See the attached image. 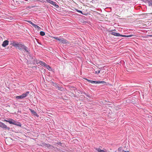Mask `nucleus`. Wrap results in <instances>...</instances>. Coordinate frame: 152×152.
<instances>
[{
    "label": "nucleus",
    "instance_id": "f257e3e1",
    "mask_svg": "<svg viewBox=\"0 0 152 152\" xmlns=\"http://www.w3.org/2000/svg\"><path fill=\"white\" fill-rule=\"evenodd\" d=\"M12 45L15 47L16 48L19 50H23L24 51L28 53H29L28 48L25 46L24 45L16 42H13L11 43Z\"/></svg>",
    "mask_w": 152,
    "mask_h": 152
},
{
    "label": "nucleus",
    "instance_id": "f03ea898",
    "mask_svg": "<svg viewBox=\"0 0 152 152\" xmlns=\"http://www.w3.org/2000/svg\"><path fill=\"white\" fill-rule=\"evenodd\" d=\"M4 121L9 122L10 124H14L20 127L21 126V124L20 123L11 118H9L7 120H5Z\"/></svg>",
    "mask_w": 152,
    "mask_h": 152
},
{
    "label": "nucleus",
    "instance_id": "7ed1b4c3",
    "mask_svg": "<svg viewBox=\"0 0 152 152\" xmlns=\"http://www.w3.org/2000/svg\"><path fill=\"white\" fill-rule=\"evenodd\" d=\"M111 34L113 35L116 36H121L122 37H132L133 36H134V35H122L121 34L119 33H117L115 32H112L111 33Z\"/></svg>",
    "mask_w": 152,
    "mask_h": 152
},
{
    "label": "nucleus",
    "instance_id": "20e7f679",
    "mask_svg": "<svg viewBox=\"0 0 152 152\" xmlns=\"http://www.w3.org/2000/svg\"><path fill=\"white\" fill-rule=\"evenodd\" d=\"M0 127L3 129L9 130L10 128L8 127L4 123L0 121Z\"/></svg>",
    "mask_w": 152,
    "mask_h": 152
},
{
    "label": "nucleus",
    "instance_id": "39448f33",
    "mask_svg": "<svg viewBox=\"0 0 152 152\" xmlns=\"http://www.w3.org/2000/svg\"><path fill=\"white\" fill-rule=\"evenodd\" d=\"M46 1L52 4L53 5L55 6L56 8H58V6L56 4V2H54L51 0H46Z\"/></svg>",
    "mask_w": 152,
    "mask_h": 152
},
{
    "label": "nucleus",
    "instance_id": "423d86ee",
    "mask_svg": "<svg viewBox=\"0 0 152 152\" xmlns=\"http://www.w3.org/2000/svg\"><path fill=\"white\" fill-rule=\"evenodd\" d=\"M27 22L31 24L32 25V26H34L35 28H37L38 29H41L40 27H39L37 25L34 24V23H33L31 21H28Z\"/></svg>",
    "mask_w": 152,
    "mask_h": 152
},
{
    "label": "nucleus",
    "instance_id": "0eeeda50",
    "mask_svg": "<svg viewBox=\"0 0 152 152\" xmlns=\"http://www.w3.org/2000/svg\"><path fill=\"white\" fill-rule=\"evenodd\" d=\"M60 41L63 44L67 45L69 44V42L64 38L61 39Z\"/></svg>",
    "mask_w": 152,
    "mask_h": 152
},
{
    "label": "nucleus",
    "instance_id": "6e6552de",
    "mask_svg": "<svg viewBox=\"0 0 152 152\" xmlns=\"http://www.w3.org/2000/svg\"><path fill=\"white\" fill-rule=\"evenodd\" d=\"M9 41L7 40H5L3 42L2 45L3 47H5L8 45Z\"/></svg>",
    "mask_w": 152,
    "mask_h": 152
},
{
    "label": "nucleus",
    "instance_id": "1a4fd4ad",
    "mask_svg": "<svg viewBox=\"0 0 152 152\" xmlns=\"http://www.w3.org/2000/svg\"><path fill=\"white\" fill-rule=\"evenodd\" d=\"M95 149L97 151L96 152H107V150H101L99 148H95Z\"/></svg>",
    "mask_w": 152,
    "mask_h": 152
},
{
    "label": "nucleus",
    "instance_id": "9d476101",
    "mask_svg": "<svg viewBox=\"0 0 152 152\" xmlns=\"http://www.w3.org/2000/svg\"><path fill=\"white\" fill-rule=\"evenodd\" d=\"M29 110L31 113L34 115L37 116V117L39 116V115H37V113L34 110L31 109H29Z\"/></svg>",
    "mask_w": 152,
    "mask_h": 152
},
{
    "label": "nucleus",
    "instance_id": "9b49d317",
    "mask_svg": "<svg viewBox=\"0 0 152 152\" xmlns=\"http://www.w3.org/2000/svg\"><path fill=\"white\" fill-rule=\"evenodd\" d=\"M29 91H26L25 93L23 94L21 96H23V99L26 97L29 94Z\"/></svg>",
    "mask_w": 152,
    "mask_h": 152
},
{
    "label": "nucleus",
    "instance_id": "f8f14e48",
    "mask_svg": "<svg viewBox=\"0 0 152 152\" xmlns=\"http://www.w3.org/2000/svg\"><path fill=\"white\" fill-rule=\"evenodd\" d=\"M39 63L40 64L42 65L43 66H45V67H46V66L47 65V64H46L45 63L41 61H39Z\"/></svg>",
    "mask_w": 152,
    "mask_h": 152
},
{
    "label": "nucleus",
    "instance_id": "ddd939ff",
    "mask_svg": "<svg viewBox=\"0 0 152 152\" xmlns=\"http://www.w3.org/2000/svg\"><path fill=\"white\" fill-rule=\"evenodd\" d=\"M54 85L55 87L58 90H60L61 89V87L59 86L58 84L55 83Z\"/></svg>",
    "mask_w": 152,
    "mask_h": 152
},
{
    "label": "nucleus",
    "instance_id": "4468645a",
    "mask_svg": "<svg viewBox=\"0 0 152 152\" xmlns=\"http://www.w3.org/2000/svg\"><path fill=\"white\" fill-rule=\"evenodd\" d=\"M16 98L17 99H23V96L21 95L16 96Z\"/></svg>",
    "mask_w": 152,
    "mask_h": 152
},
{
    "label": "nucleus",
    "instance_id": "2eb2a0df",
    "mask_svg": "<svg viewBox=\"0 0 152 152\" xmlns=\"http://www.w3.org/2000/svg\"><path fill=\"white\" fill-rule=\"evenodd\" d=\"M148 5L150 6H151L152 8V0L148 1Z\"/></svg>",
    "mask_w": 152,
    "mask_h": 152
},
{
    "label": "nucleus",
    "instance_id": "dca6fc26",
    "mask_svg": "<svg viewBox=\"0 0 152 152\" xmlns=\"http://www.w3.org/2000/svg\"><path fill=\"white\" fill-rule=\"evenodd\" d=\"M75 10L77 12H79L80 13H81V14H83V15H85V14H84V13H83L81 11V10H78L77 9H75Z\"/></svg>",
    "mask_w": 152,
    "mask_h": 152
},
{
    "label": "nucleus",
    "instance_id": "f3484780",
    "mask_svg": "<svg viewBox=\"0 0 152 152\" xmlns=\"http://www.w3.org/2000/svg\"><path fill=\"white\" fill-rule=\"evenodd\" d=\"M40 34L42 36H43L45 35V33L44 31H41L40 32Z\"/></svg>",
    "mask_w": 152,
    "mask_h": 152
},
{
    "label": "nucleus",
    "instance_id": "a211bd4d",
    "mask_svg": "<svg viewBox=\"0 0 152 152\" xmlns=\"http://www.w3.org/2000/svg\"><path fill=\"white\" fill-rule=\"evenodd\" d=\"M53 38L56 39L57 40H58L59 41H61V39H60L59 38V37H53Z\"/></svg>",
    "mask_w": 152,
    "mask_h": 152
},
{
    "label": "nucleus",
    "instance_id": "6ab92c4d",
    "mask_svg": "<svg viewBox=\"0 0 152 152\" xmlns=\"http://www.w3.org/2000/svg\"><path fill=\"white\" fill-rule=\"evenodd\" d=\"M98 84L99 83H102L104 84L106 82L104 81H98Z\"/></svg>",
    "mask_w": 152,
    "mask_h": 152
},
{
    "label": "nucleus",
    "instance_id": "aec40b11",
    "mask_svg": "<svg viewBox=\"0 0 152 152\" xmlns=\"http://www.w3.org/2000/svg\"><path fill=\"white\" fill-rule=\"evenodd\" d=\"M46 67L47 68V69L48 70H50V69H51V67L48 65H47Z\"/></svg>",
    "mask_w": 152,
    "mask_h": 152
},
{
    "label": "nucleus",
    "instance_id": "412c9836",
    "mask_svg": "<svg viewBox=\"0 0 152 152\" xmlns=\"http://www.w3.org/2000/svg\"><path fill=\"white\" fill-rule=\"evenodd\" d=\"M98 84V81H92V83Z\"/></svg>",
    "mask_w": 152,
    "mask_h": 152
},
{
    "label": "nucleus",
    "instance_id": "4be33fe9",
    "mask_svg": "<svg viewBox=\"0 0 152 152\" xmlns=\"http://www.w3.org/2000/svg\"><path fill=\"white\" fill-rule=\"evenodd\" d=\"M83 94L86 95V96H87V97H90V96L89 95H88V94H87L86 93H85V92H84Z\"/></svg>",
    "mask_w": 152,
    "mask_h": 152
},
{
    "label": "nucleus",
    "instance_id": "5701e85b",
    "mask_svg": "<svg viewBox=\"0 0 152 152\" xmlns=\"http://www.w3.org/2000/svg\"><path fill=\"white\" fill-rule=\"evenodd\" d=\"M100 71L99 70L98 71V72L95 71V73L98 74L100 73Z\"/></svg>",
    "mask_w": 152,
    "mask_h": 152
},
{
    "label": "nucleus",
    "instance_id": "b1692460",
    "mask_svg": "<svg viewBox=\"0 0 152 152\" xmlns=\"http://www.w3.org/2000/svg\"><path fill=\"white\" fill-rule=\"evenodd\" d=\"M57 143L58 145H60L61 146H62V143H61V142H58Z\"/></svg>",
    "mask_w": 152,
    "mask_h": 152
},
{
    "label": "nucleus",
    "instance_id": "393cba45",
    "mask_svg": "<svg viewBox=\"0 0 152 152\" xmlns=\"http://www.w3.org/2000/svg\"><path fill=\"white\" fill-rule=\"evenodd\" d=\"M85 79L87 80L88 81V82H90V81H91V80H88L86 78Z\"/></svg>",
    "mask_w": 152,
    "mask_h": 152
},
{
    "label": "nucleus",
    "instance_id": "a878e982",
    "mask_svg": "<svg viewBox=\"0 0 152 152\" xmlns=\"http://www.w3.org/2000/svg\"><path fill=\"white\" fill-rule=\"evenodd\" d=\"M148 36L149 37H152V35H148Z\"/></svg>",
    "mask_w": 152,
    "mask_h": 152
},
{
    "label": "nucleus",
    "instance_id": "bb28decb",
    "mask_svg": "<svg viewBox=\"0 0 152 152\" xmlns=\"http://www.w3.org/2000/svg\"><path fill=\"white\" fill-rule=\"evenodd\" d=\"M123 152H130L129 151H123Z\"/></svg>",
    "mask_w": 152,
    "mask_h": 152
},
{
    "label": "nucleus",
    "instance_id": "cd10ccee",
    "mask_svg": "<svg viewBox=\"0 0 152 152\" xmlns=\"http://www.w3.org/2000/svg\"><path fill=\"white\" fill-rule=\"evenodd\" d=\"M47 145L48 146V147H50V144H48V145L47 144Z\"/></svg>",
    "mask_w": 152,
    "mask_h": 152
},
{
    "label": "nucleus",
    "instance_id": "c85d7f7f",
    "mask_svg": "<svg viewBox=\"0 0 152 152\" xmlns=\"http://www.w3.org/2000/svg\"><path fill=\"white\" fill-rule=\"evenodd\" d=\"M92 81H93V80H91L90 82V83H92Z\"/></svg>",
    "mask_w": 152,
    "mask_h": 152
},
{
    "label": "nucleus",
    "instance_id": "c756f323",
    "mask_svg": "<svg viewBox=\"0 0 152 152\" xmlns=\"http://www.w3.org/2000/svg\"><path fill=\"white\" fill-rule=\"evenodd\" d=\"M118 150L119 151H120L121 150V149L120 148H118Z\"/></svg>",
    "mask_w": 152,
    "mask_h": 152
},
{
    "label": "nucleus",
    "instance_id": "7c9ffc66",
    "mask_svg": "<svg viewBox=\"0 0 152 152\" xmlns=\"http://www.w3.org/2000/svg\"><path fill=\"white\" fill-rule=\"evenodd\" d=\"M34 60H35V61H36V62H37V59H36V60L34 59Z\"/></svg>",
    "mask_w": 152,
    "mask_h": 152
}]
</instances>
